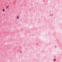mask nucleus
<instances>
[{
    "instance_id": "1",
    "label": "nucleus",
    "mask_w": 62,
    "mask_h": 62,
    "mask_svg": "<svg viewBox=\"0 0 62 62\" xmlns=\"http://www.w3.org/2000/svg\"><path fill=\"white\" fill-rule=\"evenodd\" d=\"M2 11L3 12H4V11H5V9H3L2 10Z\"/></svg>"
},
{
    "instance_id": "2",
    "label": "nucleus",
    "mask_w": 62,
    "mask_h": 62,
    "mask_svg": "<svg viewBox=\"0 0 62 62\" xmlns=\"http://www.w3.org/2000/svg\"><path fill=\"white\" fill-rule=\"evenodd\" d=\"M8 7H9V6H7V7H6L7 8H8Z\"/></svg>"
},
{
    "instance_id": "3",
    "label": "nucleus",
    "mask_w": 62,
    "mask_h": 62,
    "mask_svg": "<svg viewBox=\"0 0 62 62\" xmlns=\"http://www.w3.org/2000/svg\"><path fill=\"white\" fill-rule=\"evenodd\" d=\"M19 16H17V19H18L19 18Z\"/></svg>"
},
{
    "instance_id": "4",
    "label": "nucleus",
    "mask_w": 62,
    "mask_h": 62,
    "mask_svg": "<svg viewBox=\"0 0 62 62\" xmlns=\"http://www.w3.org/2000/svg\"><path fill=\"white\" fill-rule=\"evenodd\" d=\"M55 59H54V61H55Z\"/></svg>"
},
{
    "instance_id": "5",
    "label": "nucleus",
    "mask_w": 62,
    "mask_h": 62,
    "mask_svg": "<svg viewBox=\"0 0 62 62\" xmlns=\"http://www.w3.org/2000/svg\"><path fill=\"white\" fill-rule=\"evenodd\" d=\"M21 53H22V51H21Z\"/></svg>"
}]
</instances>
